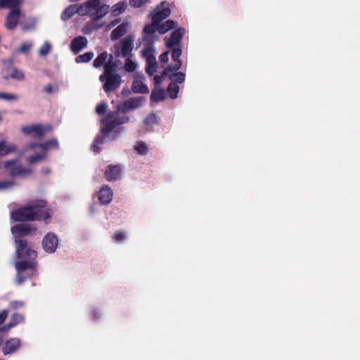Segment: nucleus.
<instances>
[{
  "label": "nucleus",
  "instance_id": "nucleus-11",
  "mask_svg": "<svg viewBox=\"0 0 360 360\" xmlns=\"http://www.w3.org/2000/svg\"><path fill=\"white\" fill-rule=\"evenodd\" d=\"M41 244L46 252L53 253L58 245V238L55 233L49 232L43 238Z\"/></svg>",
  "mask_w": 360,
  "mask_h": 360
},
{
  "label": "nucleus",
  "instance_id": "nucleus-36",
  "mask_svg": "<svg viewBox=\"0 0 360 360\" xmlns=\"http://www.w3.org/2000/svg\"><path fill=\"white\" fill-rule=\"evenodd\" d=\"M94 56V54L92 51L86 52L84 54L77 56L75 58V62L77 63H88L92 60Z\"/></svg>",
  "mask_w": 360,
  "mask_h": 360
},
{
  "label": "nucleus",
  "instance_id": "nucleus-27",
  "mask_svg": "<svg viewBox=\"0 0 360 360\" xmlns=\"http://www.w3.org/2000/svg\"><path fill=\"white\" fill-rule=\"evenodd\" d=\"M39 148H41L42 150L46 153L47 150L49 148H59V143L56 139H52L50 140H48L44 143H41L39 145Z\"/></svg>",
  "mask_w": 360,
  "mask_h": 360
},
{
  "label": "nucleus",
  "instance_id": "nucleus-14",
  "mask_svg": "<svg viewBox=\"0 0 360 360\" xmlns=\"http://www.w3.org/2000/svg\"><path fill=\"white\" fill-rule=\"evenodd\" d=\"M185 34V30L183 27H179L174 30L170 34L169 38L166 41L167 48H174L180 46L181 41Z\"/></svg>",
  "mask_w": 360,
  "mask_h": 360
},
{
  "label": "nucleus",
  "instance_id": "nucleus-40",
  "mask_svg": "<svg viewBox=\"0 0 360 360\" xmlns=\"http://www.w3.org/2000/svg\"><path fill=\"white\" fill-rule=\"evenodd\" d=\"M24 320H25V317L22 314H18V313H15L11 316L10 322L15 327L18 324L22 323L24 321Z\"/></svg>",
  "mask_w": 360,
  "mask_h": 360
},
{
  "label": "nucleus",
  "instance_id": "nucleus-46",
  "mask_svg": "<svg viewBox=\"0 0 360 360\" xmlns=\"http://www.w3.org/2000/svg\"><path fill=\"white\" fill-rule=\"evenodd\" d=\"M32 48V44L24 42L18 49L20 53L27 54Z\"/></svg>",
  "mask_w": 360,
  "mask_h": 360
},
{
  "label": "nucleus",
  "instance_id": "nucleus-6",
  "mask_svg": "<svg viewBox=\"0 0 360 360\" xmlns=\"http://www.w3.org/2000/svg\"><path fill=\"white\" fill-rule=\"evenodd\" d=\"M134 37L128 35L120 41V46H115V56L122 57H130L134 49Z\"/></svg>",
  "mask_w": 360,
  "mask_h": 360
},
{
  "label": "nucleus",
  "instance_id": "nucleus-56",
  "mask_svg": "<svg viewBox=\"0 0 360 360\" xmlns=\"http://www.w3.org/2000/svg\"><path fill=\"white\" fill-rule=\"evenodd\" d=\"M44 91L48 94H51L53 92V86L51 84H48L44 88Z\"/></svg>",
  "mask_w": 360,
  "mask_h": 360
},
{
  "label": "nucleus",
  "instance_id": "nucleus-22",
  "mask_svg": "<svg viewBox=\"0 0 360 360\" xmlns=\"http://www.w3.org/2000/svg\"><path fill=\"white\" fill-rule=\"evenodd\" d=\"M131 91L136 94H148L149 92L147 85L139 79L133 81Z\"/></svg>",
  "mask_w": 360,
  "mask_h": 360
},
{
  "label": "nucleus",
  "instance_id": "nucleus-54",
  "mask_svg": "<svg viewBox=\"0 0 360 360\" xmlns=\"http://www.w3.org/2000/svg\"><path fill=\"white\" fill-rule=\"evenodd\" d=\"M164 75L162 74V75H155L154 77V82L155 85L160 84L162 82V77Z\"/></svg>",
  "mask_w": 360,
  "mask_h": 360
},
{
  "label": "nucleus",
  "instance_id": "nucleus-43",
  "mask_svg": "<svg viewBox=\"0 0 360 360\" xmlns=\"http://www.w3.org/2000/svg\"><path fill=\"white\" fill-rule=\"evenodd\" d=\"M51 44L49 42L46 41L40 47V49L39 50V54L41 56H45L51 51Z\"/></svg>",
  "mask_w": 360,
  "mask_h": 360
},
{
  "label": "nucleus",
  "instance_id": "nucleus-3",
  "mask_svg": "<svg viewBox=\"0 0 360 360\" xmlns=\"http://www.w3.org/2000/svg\"><path fill=\"white\" fill-rule=\"evenodd\" d=\"M108 11V5L101 4L99 0H88L79 6L78 13L82 15H88L92 20H98Z\"/></svg>",
  "mask_w": 360,
  "mask_h": 360
},
{
  "label": "nucleus",
  "instance_id": "nucleus-25",
  "mask_svg": "<svg viewBox=\"0 0 360 360\" xmlns=\"http://www.w3.org/2000/svg\"><path fill=\"white\" fill-rule=\"evenodd\" d=\"M155 49L153 47V44H149L146 47H145L142 53L143 56L146 58V62L148 63H154L155 56L154 55Z\"/></svg>",
  "mask_w": 360,
  "mask_h": 360
},
{
  "label": "nucleus",
  "instance_id": "nucleus-42",
  "mask_svg": "<svg viewBox=\"0 0 360 360\" xmlns=\"http://www.w3.org/2000/svg\"><path fill=\"white\" fill-rule=\"evenodd\" d=\"M156 68H157L156 59H155L154 63L146 62V72H147V74L148 75L152 76L156 72Z\"/></svg>",
  "mask_w": 360,
  "mask_h": 360
},
{
  "label": "nucleus",
  "instance_id": "nucleus-30",
  "mask_svg": "<svg viewBox=\"0 0 360 360\" xmlns=\"http://www.w3.org/2000/svg\"><path fill=\"white\" fill-rule=\"evenodd\" d=\"M79 10V6L75 8V6H70L67 8H65L61 15V18L63 20H67L70 19L76 13H78V11Z\"/></svg>",
  "mask_w": 360,
  "mask_h": 360
},
{
  "label": "nucleus",
  "instance_id": "nucleus-7",
  "mask_svg": "<svg viewBox=\"0 0 360 360\" xmlns=\"http://www.w3.org/2000/svg\"><path fill=\"white\" fill-rule=\"evenodd\" d=\"M52 130L51 125L34 124L23 126L21 128L22 132L25 135L31 136L34 138H41L44 134Z\"/></svg>",
  "mask_w": 360,
  "mask_h": 360
},
{
  "label": "nucleus",
  "instance_id": "nucleus-58",
  "mask_svg": "<svg viewBox=\"0 0 360 360\" xmlns=\"http://www.w3.org/2000/svg\"><path fill=\"white\" fill-rule=\"evenodd\" d=\"M122 94L123 95H126V94H126V91H125L124 90H122Z\"/></svg>",
  "mask_w": 360,
  "mask_h": 360
},
{
  "label": "nucleus",
  "instance_id": "nucleus-15",
  "mask_svg": "<svg viewBox=\"0 0 360 360\" xmlns=\"http://www.w3.org/2000/svg\"><path fill=\"white\" fill-rule=\"evenodd\" d=\"M121 172L120 165H110L106 167L104 175L107 181H115L120 178Z\"/></svg>",
  "mask_w": 360,
  "mask_h": 360
},
{
  "label": "nucleus",
  "instance_id": "nucleus-10",
  "mask_svg": "<svg viewBox=\"0 0 360 360\" xmlns=\"http://www.w3.org/2000/svg\"><path fill=\"white\" fill-rule=\"evenodd\" d=\"M4 166L9 169V174L11 176H18L20 175H29L32 173V169L24 167L21 165H16V160H8L4 162Z\"/></svg>",
  "mask_w": 360,
  "mask_h": 360
},
{
  "label": "nucleus",
  "instance_id": "nucleus-35",
  "mask_svg": "<svg viewBox=\"0 0 360 360\" xmlns=\"http://www.w3.org/2000/svg\"><path fill=\"white\" fill-rule=\"evenodd\" d=\"M106 135H101L96 137L94 142L92 143L91 146V149L92 151L95 153H98L101 150L100 146L104 143L105 136Z\"/></svg>",
  "mask_w": 360,
  "mask_h": 360
},
{
  "label": "nucleus",
  "instance_id": "nucleus-21",
  "mask_svg": "<svg viewBox=\"0 0 360 360\" xmlns=\"http://www.w3.org/2000/svg\"><path fill=\"white\" fill-rule=\"evenodd\" d=\"M128 29V23L123 22L118 25L115 29H114L111 32V39L112 41L117 40L121 37L124 36Z\"/></svg>",
  "mask_w": 360,
  "mask_h": 360
},
{
  "label": "nucleus",
  "instance_id": "nucleus-9",
  "mask_svg": "<svg viewBox=\"0 0 360 360\" xmlns=\"http://www.w3.org/2000/svg\"><path fill=\"white\" fill-rule=\"evenodd\" d=\"M169 49H172V58L174 62V64L167 65L162 72L163 75H169V72L179 70L182 65V61L179 58L182 54V50L181 47L175 46L174 48Z\"/></svg>",
  "mask_w": 360,
  "mask_h": 360
},
{
  "label": "nucleus",
  "instance_id": "nucleus-39",
  "mask_svg": "<svg viewBox=\"0 0 360 360\" xmlns=\"http://www.w3.org/2000/svg\"><path fill=\"white\" fill-rule=\"evenodd\" d=\"M126 60L124 63V70L128 72H132L136 70L137 68L136 63L133 61L129 57H126Z\"/></svg>",
  "mask_w": 360,
  "mask_h": 360
},
{
  "label": "nucleus",
  "instance_id": "nucleus-19",
  "mask_svg": "<svg viewBox=\"0 0 360 360\" xmlns=\"http://www.w3.org/2000/svg\"><path fill=\"white\" fill-rule=\"evenodd\" d=\"M87 43L88 41L85 37L79 36L72 40L70 49L75 54H77L87 46Z\"/></svg>",
  "mask_w": 360,
  "mask_h": 360
},
{
  "label": "nucleus",
  "instance_id": "nucleus-8",
  "mask_svg": "<svg viewBox=\"0 0 360 360\" xmlns=\"http://www.w3.org/2000/svg\"><path fill=\"white\" fill-rule=\"evenodd\" d=\"M142 105V96L132 97L118 104L117 105V110L122 113H127L139 108Z\"/></svg>",
  "mask_w": 360,
  "mask_h": 360
},
{
  "label": "nucleus",
  "instance_id": "nucleus-29",
  "mask_svg": "<svg viewBox=\"0 0 360 360\" xmlns=\"http://www.w3.org/2000/svg\"><path fill=\"white\" fill-rule=\"evenodd\" d=\"M22 0H0V8H9L11 9L19 8Z\"/></svg>",
  "mask_w": 360,
  "mask_h": 360
},
{
  "label": "nucleus",
  "instance_id": "nucleus-2",
  "mask_svg": "<svg viewBox=\"0 0 360 360\" xmlns=\"http://www.w3.org/2000/svg\"><path fill=\"white\" fill-rule=\"evenodd\" d=\"M52 217V210L47 207V202L43 199L30 201L27 206L13 210L11 217L14 221H34L43 220L46 224Z\"/></svg>",
  "mask_w": 360,
  "mask_h": 360
},
{
  "label": "nucleus",
  "instance_id": "nucleus-38",
  "mask_svg": "<svg viewBox=\"0 0 360 360\" xmlns=\"http://www.w3.org/2000/svg\"><path fill=\"white\" fill-rule=\"evenodd\" d=\"M157 31L158 32V24L153 21L151 23L146 25L143 29V32L148 35H153Z\"/></svg>",
  "mask_w": 360,
  "mask_h": 360
},
{
  "label": "nucleus",
  "instance_id": "nucleus-31",
  "mask_svg": "<svg viewBox=\"0 0 360 360\" xmlns=\"http://www.w3.org/2000/svg\"><path fill=\"white\" fill-rule=\"evenodd\" d=\"M127 4L124 1H120L112 6V15L116 17L122 13L127 8Z\"/></svg>",
  "mask_w": 360,
  "mask_h": 360
},
{
  "label": "nucleus",
  "instance_id": "nucleus-47",
  "mask_svg": "<svg viewBox=\"0 0 360 360\" xmlns=\"http://www.w3.org/2000/svg\"><path fill=\"white\" fill-rule=\"evenodd\" d=\"M108 105L106 103L103 102L99 103L96 108V112L98 115L104 114L107 110Z\"/></svg>",
  "mask_w": 360,
  "mask_h": 360
},
{
  "label": "nucleus",
  "instance_id": "nucleus-13",
  "mask_svg": "<svg viewBox=\"0 0 360 360\" xmlns=\"http://www.w3.org/2000/svg\"><path fill=\"white\" fill-rule=\"evenodd\" d=\"M22 346V342L18 338H11L7 340L3 347L2 352L4 355L16 352Z\"/></svg>",
  "mask_w": 360,
  "mask_h": 360
},
{
  "label": "nucleus",
  "instance_id": "nucleus-49",
  "mask_svg": "<svg viewBox=\"0 0 360 360\" xmlns=\"http://www.w3.org/2000/svg\"><path fill=\"white\" fill-rule=\"evenodd\" d=\"M9 310L3 309L0 311V326H1L7 319Z\"/></svg>",
  "mask_w": 360,
  "mask_h": 360
},
{
  "label": "nucleus",
  "instance_id": "nucleus-55",
  "mask_svg": "<svg viewBox=\"0 0 360 360\" xmlns=\"http://www.w3.org/2000/svg\"><path fill=\"white\" fill-rule=\"evenodd\" d=\"M40 143H35V142H32V143H30L27 146V148L28 149H35L37 147H39V145Z\"/></svg>",
  "mask_w": 360,
  "mask_h": 360
},
{
  "label": "nucleus",
  "instance_id": "nucleus-4",
  "mask_svg": "<svg viewBox=\"0 0 360 360\" xmlns=\"http://www.w3.org/2000/svg\"><path fill=\"white\" fill-rule=\"evenodd\" d=\"M129 121V117L128 116L115 117L114 112H108L105 117L101 120V123L103 125L101 129V134L107 135L117 126L127 123Z\"/></svg>",
  "mask_w": 360,
  "mask_h": 360
},
{
  "label": "nucleus",
  "instance_id": "nucleus-57",
  "mask_svg": "<svg viewBox=\"0 0 360 360\" xmlns=\"http://www.w3.org/2000/svg\"><path fill=\"white\" fill-rule=\"evenodd\" d=\"M3 342H4V339H3V338L0 335V347L2 345Z\"/></svg>",
  "mask_w": 360,
  "mask_h": 360
},
{
  "label": "nucleus",
  "instance_id": "nucleus-48",
  "mask_svg": "<svg viewBox=\"0 0 360 360\" xmlns=\"http://www.w3.org/2000/svg\"><path fill=\"white\" fill-rule=\"evenodd\" d=\"M148 0H130L129 4L135 8H140L145 4Z\"/></svg>",
  "mask_w": 360,
  "mask_h": 360
},
{
  "label": "nucleus",
  "instance_id": "nucleus-26",
  "mask_svg": "<svg viewBox=\"0 0 360 360\" xmlns=\"http://www.w3.org/2000/svg\"><path fill=\"white\" fill-rule=\"evenodd\" d=\"M16 150V146L10 143L8 145L4 141H0V155H6Z\"/></svg>",
  "mask_w": 360,
  "mask_h": 360
},
{
  "label": "nucleus",
  "instance_id": "nucleus-34",
  "mask_svg": "<svg viewBox=\"0 0 360 360\" xmlns=\"http://www.w3.org/2000/svg\"><path fill=\"white\" fill-rule=\"evenodd\" d=\"M167 93L169 94V96L172 99H175L177 98L178 93L179 91V87L177 84H175L174 82H171L167 89Z\"/></svg>",
  "mask_w": 360,
  "mask_h": 360
},
{
  "label": "nucleus",
  "instance_id": "nucleus-41",
  "mask_svg": "<svg viewBox=\"0 0 360 360\" xmlns=\"http://www.w3.org/2000/svg\"><path fill=\"white\" fill-rule=\"evenodd\" d=\"M144 124L148 127H152L154 124H157L158 123V117L152 113L150 114L143 121Z\"/></svg>",
  "mask_w": 360,
  "mask_h": 360
},
{
  "label": "nucleus",
  "instance_id": "nucleus-51",
  "mask_svg": "<svg viewBox=\"0 0 360 360\" xmlns=\"http://www.w3.org/2000/svg\"><path fill=\"white\" fill-rule=\"evenodd\" d=\"M13 183L8 181H0V190L8 189L12 187Z\"/></svg>",
  "mask_w": 360,
  "mask_h": 360
},
{
  "label": "nucleus",
  "instance_id": "nucleus-50",
  "mask_svg": "<svg viewBox=\"0 0 360 360\" xmlns=\"http://www.w3.org/2000/svg\"><path fill=\"white\" fill-rule=\"evenodd\" d=\"M169 51H165V52H163L162 53L160 54V56L159 57L160 63H166L168 62V60H169Z\"/></svg>",
  "mask_w": 360,
  "mask_h": 360
},
{
  "label": "nucleus",
  "instance_id": "nucleus-52",
  "mask_svg": "<svg viewBox=\"0 0 360 360\" xmlns=\"http://www.w3.org/2000/svg\"><path fill=\"white\" fill-rule=\"evenodd\" d=\"M113 238L117 242H122L125 240L126 236L122 232H117L114 235Z\"/></svg>",
  "mask_w": 360,
  "mask_h": 360
},
{
  "label": "nucleus",
  "instance_id": "nucleus-23",
  "mask_svg": "<svg viewBox=\"0 0 360 360\" xmlns=\"http://www.w3.org/2000/svg\"><path fill=\"white\" fill-rule=\"evenodd\" d=\"M110 54L107 51L101 53L93 61V66L95 68H104L105 64L107 63Z\"/></svg>",
  "mask_w": 360,
  "mask_h": 360
},
{
  "label": "nucleus",
  "instance_id": "nucleus-28",
  "mask_svg": "<svg viewBox=\"0 0 360 360\" xmlns=\"http://www.w3.org/2000/svg\"><path fill=\"white\" fill-rule=\"evenodd\" d=\"M175 26V22L173 20H167L162 24H158V32L164 34L169 30L173 29Z\"/></svg>",
  "mask_w": 360,
  "mask_h": 360
},
{
  "label": "nucleus",
  "instance_id": "nucleus-33",
  "mask_svg": "<svg viewBox=\"0 0 360 360\" xmlns=\"http://www.w3.org/2000/svg\"><path fill=\"white\" fill-rule=\"evenodd\" d=\"M169 76V79L175 83V84H181L184 82L186 79V75L184 72H177L173 74L167 75Z\"/></svg>",
  "mask_w": 360,
  "mask_h": 360
},
{
  "label": "nucleus",
  "instance_id": "nucleus-17",
  "mask_svg": "<svg viewBox=\"0 0 360 360\" xmlns=\"http://www.w3.org/2000/svg\"><path fill=\"white\" fill-rule=\"evenodd\" d=\"M165 4V2H162L160 5L157 6L158 11L152 14L151 20L153 22H157L159 24L161 21L167 18L171 13V10L169 8H163L160 9Z\"/></svg>",
  "mask_w": 360,
  "mask_h": 360
},
{
  "label": "nucleus",
  "instance_id": "nucleus-24",
  "mask_svg": "<svg viewBox=\"0 0 360 360\" xmlns=\"http://www.w3.org/2000/svg\"><path fill=\"white\" fill-rule=\"evenodd\" d=\"M166 98V94L163 89H153L150 94L152 102L158 103L163 101Z\"/></svg>",
  "mask_w": 360,
  "mask_h": 360
},
{
  "label": "nucleus",
  "instance_id": "nucleus-16",
  "mask_svg": "<svg viewBox=\"0 0 360 360\" xmlns=\"http://www.w3.org/2000/svg\"><path fill=\"white\" fill-rule=\"evenodd\" d=\"M113 191L108 185L101 186L98 193V198L102 205H108L112 200Z\"/></svg>",
  "mask_w": 360,
  "mask_h": 360
},
{
  "label": "nucleus",
  "instance_id": "nucleus-32",
  "mask_svg": "<svg viewBox=\"0 0 360 360\" xmlns=\"http://www.w3.org/2000/svg\"><path fill=\"white\" fill-rule=\"evenodd\" d=\"M134 150L139 155H146L149 152L148 146L143 141H139L134 146Z\"/></svg>",
  "mask_w": 360,
  "mask_h": 360
},
{
  "label": "nucleus",
  "instance_id": "nucleus-45",
  "mask_svg": "<svg viewBox=\"0 0 360 360\" xmlns=\"http://www.w3.org/2000/svg\"><path fill=\"white\" fill-rule=\"evenodd\" d=\"M25 303L22 301L15 300L9 303V307L11 310H16L21 307H23Z\"/></svg>",
  "mask_w": 360,
  "mask_h": 360
},
{
  "label": "nucleus",
  "instance_id": "nucleus-44",
  "mask_svg": "<svg viewBox=\"0 0 360 360\" xmlns=\"http://www.w3.org/2000/svg\"><path fill=\"white\" fill-rule=\"evenodd\" d=\"M18 98V97L15 94L0 92V99L6 101H15Z\"/></svg>",
  "mask_w": 360,
  "mask_h": 360
},
{
  "label": "nucleus",
  "instance_id": "nucleus-12",
  "mask_svg": "<svg viewBox=\"0 0 360 360\" xmlns=\"http://www.w3.org/2000/svg\"><path fill=\"white\" fill-rule=\"evenodd\" d=\"M20 15L21 11L20 7L11 9L6 18V27L9 30H14L18 25Z\"/></svg>",
  "mask_w": 360,
  "mask_h": 360
},
{
  "label": "nucleus",
  "instance_id": "nucleus-53",
  "mask_svg": "<svg viewBox=\"0 0 360 360\" xmlns=\"http://www.w3.org/2000/svg\"><path fill=\"white\" fill-rule=\"evenodd\" d=\"M13 327L14 326L12 325V323L11 322H9L8 324H6L5 326H0V333H6V332L9 331V330Z\"/></svg>",
  "mask_w": 360,
  "mask_h": 360
},
{
  "label": "nucleus",
  "instance_id": "nucleus-1",
  "mask_svg": "<svg viewBox=\"0 0 360 360\" xmlns=\"http://www.w3.org/2000/svg\"><path fill=\"white\" fill-rule=\"evenodd\" d=\"M37 229L29 224H18L11 228L15 238L16 255L18 259L15 263L17 271L16 282L22 284L32 277L37 269V253L28 245L25 237L30 235Z\"/></svg>",
  "mask_w": 360,
  "mask_h": 360
},
{
  "label": "nucleus",
  "instance_id": "nucleus-20",
  "mask_svg": "<svg viewBox=\"0 0 360 360\" xmlns=\"http://www.w3.org/2000/svg\"><path fill=\"white\" fill-rule=\"evenodd\" d=\"M6 71L8 74L3 77L6 80H8L10 78L18 81H22L25 79L24 73L14 66L8 67L6 68Z\"/></svg>",
  "mask_w": 360,
  "mask_h": 360
},
{
  "label": "nucleus",
  "instance_id": "nucleus-37",
  "mask_svg": "<svg viewBox=\"0 0 360 360\" xmlns=\"http://www.w3.org/2000/svg\"><path fill=\"white\" fill-rule=\"evenodd\" d=\"M46 153L42 150L41 153H37L31 156H29L27 161L29 164L32 165L37 162L41 161L46 158Z\"/></svg>",
  "mask_w": 360,
  "mask_h": 360
},
{
  "label": "nucleus",
  "instance_id": "nucleus-18",
  "mask_svg": "<svg viewBox=\"0 0 360 360\" xmlns=\"http://www.w3.org/2000/svg\"><path fill=\"white\" fill-rule=\"evenodd\" d=\"M117 60H114L113 56L110 54L108 62L104 65L103 72L101 75H119L117 73Z\"/></svg>",
  "mask_w": 360,
  "mask_h": 360
},
{
  "label": "nucleus",
  "instance_id": "nucleus-5",
  "mask_svg": "<svg viewBox=\"0 0 360 360\" xmlns=\"http://www.w3.org/2000/svg\"><path fill=\"white\" fill-rule=\"evenodd\" d=\"M99 80L103 83V91L107 94L116 91L122 82L120 75H100Z\"/></svg>",
  "mask_w": 360,
  "mask_h": 360
}]
</instances>
